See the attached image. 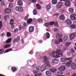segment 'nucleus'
<instances>
[{"mask_svg":"<svg viewBox=\"0 0 76 76\" xmlns=\"http://www.w3.org/2000/svg\"><path fill=\"white\" fill-rule=\"evenodd\" d=\"M56 52L55 51H53L52 52L53 56L55 58H58L60 57V55H61L62 54V52L61 50H56Z\"/></svg>","mask_w":76,"mask_h":76,"instance_id":"f257e3e1","label":"nucleus"},{"mask_svg":"<svg viewBox=\"0 0 76 76\" xmlns=\"http://www.w3.org/2000/svg\"><path fill=\"white\" fill-rule=\"evenodd\" d=\"M43 58L44 60L43 61V62L45 63V64H46V65H47V66H50V64L49 62H48V61L47 57L45 56L43 57Z\"/></svg>","mask_w":76,"mask_h":76,"instance_id":"f03ea898","label":"nucleus"},{"mask_svg":"<svg viewBox=\"0 0 76 76\" xmlns=\"http://www.w3.org/2000/svg\"><path fill=\"white\" fill-rule=\"evenodd\" d=\"M15 9L16 11L18 12H22L23 11V9L21 7H16Z\"/></svg>","mask_w":76,"mask_h":76,"instance_id":"7ed1b4c3","label":"nucleus"},{"mask_svg":"<svg viewBox=\"0 0 76 76\" xmlns=\"http://www.w3.org/2000/svg\"><path fill=\"white\" fill-rule=\"evenodd\" d=\"M55 23V22L54 21L52 22H48L46 23L45 24V26L47 28H48L49 26L50 25H53Z\"/></svg>","mask_w":76,"mask_h":76,"instance_id":"20e7f679","label":"nucleus"},{"mask_svg":"<svg viewBox=\"0 0 76 76\" xmlns=\"http://www.w3.org/2000/svg\"><path fill=\"white\" fill-rule=\"evenodd\" d=\"M58 63V60L56 58H54L52 60V64L53 65H55Z\"/></svg>","mask_w":76,"mask_h":76,"instance_id":"39448f33","label":"nucleus"},{"mask_svg":"<svg viewBox=\"0 0 76 76\" xmlns=\"http://www.w3.org/2000/svg\"><path fill=\"white\" fill-rule=\"evenodd\" d=\"M60 1H66L65 3V5L66 6H69L70 5V2L67 1V0H60Z\"/></svg>","mask_w":76,"mask_h":76,"instance_id":"423d86ee","label":"nucleus"},{"mask_svg":"<svg viewBox=\"0 0 76 76\" xmlns=\"http://www.w3.org/2000/svg\"><path fill=\"white\" fill-rule=\"evenodd\" d=\"M70 18L72 20H75L76 19V15L74 14H71L70 16Z\"/></svg>","mask_w":76,"mask_h":76,"instance_id":"0eeeda50","label":"nucleus"},{"mask_svg":"<svg viewBox=\"0 0 76 76\" xmlns=\"http://www.w3.org/2000/svg\"><path fill=\"white\" fill-rule=\"evenodd\" d=\"M76 36V33H74L71 34L69 35L70 39L71 40L73 39Z\"/></svg>","mask_w":76,"mask_h":76,"instance_id":"6e6552de","label":"nucleus"},{"mask_svg":"<svg viewBox=\"0 0 76 76\" xmlns=\"http://www.w3.org/2000/svg\"><path fill=\"white\" fill-rule=\"evenodd\" d=\"M34 31V27L32 26H31L29 27V31L30 33H32Z\"/></svg>","mask_w":76,"mask_h":76,"instance_id":"1a4fd4ad","label":"nucleus"},{"mask_svg":"<svg viewBox=\"0 0 76 76\" xmlns=\"http://www.w3.org/2000/svg\"><path fill=\"white\" fill-rule=\"evenodd\" d=\"M4 12L5 13H10L11 12V9L9 8L6 9H5Z\"/></svg>","mask_w":76,"mask_h":76,"instance_id":"9d476101","label":"nucleus"},{"mask_svg":"<svg viewBox=\"0 0 76 76\" xmlns=\"http://www.w3.org/2000/svg\"><path fill=\"white\" fill-rule=\"evenodd\" d=\"M59 19L64 21L65 20V17L64 15H61L59 17Z\"/></svg>","mask_w":76,"mask_h":76,"instance_id":"9b49d317","label":"nucleus"},{"mask_svg":"<svg viewBox=\"0 0 76 76\" xmlns=\"http://www.w3.org/2000/svg\"><path fill=\"white\" fill-rule=\"evenodd\" d=\"M59 70L60 71H64L66 69V68L64 66H62L58 68Z\"/></svg>","mask_w":76,"mask_h":76,"instance_id":"f8f14e48","label":"nucleus"},{"mask_svg":"<svg viewBox=\"0 0 76 76\" xmlns=\"http://www.w3.org/2000/svg\"><path fill=\"white\" fill-rule=\"evenodd\" d=\"M71 67L72 69H75L76 68V64L75 63H72L71 64Z\"/></svg>","mask_w":76,"mask_h":76,"instance_id":"ddd939ff","label":"nucleus"},{"mask_svg":"<svg viewBox=\"0 0 76 76\" xmlns=\"http://www.w3.org/2000/svg\"><path fill=\"white\" fill-rule=\"evenodd\" d=\"M65 23L67 25H71L72 24V21L69 19H67L65 21Z\"/></svg>","mask_w":76,"mask_h":76,"instance_id":"4468645a","label":"nucleus"},{"mask_svg":"<svg viewBox=\"0 0 76 76\" xmlns=\"http://www.w3.org/2000/svg\"><path fill=\"white\" fill-rule=\"evenodd\" d=\"M72 60H70L69 61H68L66 62V66H68V67H70V64H71V63H72Z\"/></svg>","mask_w":76,"mask_h":76,"instance_id":"2eb2a0df","label":"nucleus"},{"mask_svg":"<svg viewBox=\"0 0 76 76\" xmlns=\"http://www.w3.org/2000/svg\"><path fill=\"white\" fill-rule=\"evenodd\" d=\"M61 6H62V4L61 2H59L56 5V7L57 9H60L61 7Z\"/></svg>","mask_w":76,"mask_h":76,"instance_id":"dca6fc26","label":"nucleus"},{"mask_svg":"<svg viewBox=\"0 0 76 76\" xmlns=\"http://www.w3.org/2000/svg\"><path fill=\"white\" fill-rule=\"evenodd\" d=\"M46 8L48 11H49L50 10V9L51 8V4H48Z\"/></svg>","mask_w":76,"mask_h":76,"instance_id":"f3484780","label":"nucleus"},{"mask_svg":"<svg viewBox=\"0 0 76 76\" xmlns=\"http://www.w3.org/2000/svg\"><path fill=\"white\" fill-rule=\"evenodd\" d=\"M46 75L47 76H51V74L50 71H47L45 72Z\"/></svg>","mask_w":76,"mask_h":76,"instance_id":"a211bd4d","label":"nucleus"},{"mask_svg":"<svg viewBox=\"0 0 76 76\" xmlns=\"http://www.w3.org/2000/svg\"><path fill=\"white\" fill-rule=\"evenodd\" d=\"M15 23V20L13 19H11L10 22V25H13Z\"/></svg>","mask_w":76,"mask_h":76,"instance_id":"6ab92c4d","label":"nucleus"},{"mask_svg":"<svg viewBox=\"0 0 76 76\" xmlns=\"http://www.w3.org/2000/svg\"><path fill=\"white\" fill-rule=\"evenodd\" d=\"M42 69V68L39 66H37L36 67V70L38 72H39V71H41Z\"/></svg>","mask_w":76,"mask_h":76,"instance_id":"aec40b11","label":"nucleus"},{"mask_svg":"<svg viewBox=\"0 0 76 76\" xmlns=\"http://www.w3.org/2000/svg\"><path fill=\"white\" fill-rule=\"evenodd\" d=\"M50 71L52 73H54V72H56L57 71V69L55 68L50 69Z\"/></svg>","mask_w":76,"mask_h":76,"instance_id":"412c9836","label":"nucleus"},{"mask_svg":"<svg viewBox=\"0 0 76 76\" xmlns=\"http://www.w3.org/2000/svg\"><path fill=\"white\" fill-rule=\"evenodd\" d=\"M12 50H13L12 48H10L5 50L4 52V53H8V52H9V51Z\"/></svg>","mask_w":76,"mask_h":76,"instance_id":"4be33fe9","label":"nucleus"},{"mask_svg":"<svg viewBox=\"0 0 76 76\" xmlns=\"http://www.w3.org/2000/svg\"><path fill=\"white\" fill-rule=\"evenodd\" d=\"M60 59L62 63L66 62V59L64 58L61 57V58H60Z\"/></svg>","mask_w":76,"mask_h":76,"instance_id":"5701e85b","label":"nucleus"},{"mask_svg":"<svg viewBox=\"0 0 76 76\" xmlns=\"http://www.w3.org/2000/svg\"><path fill=\"white\" fill-rule=\"evenodd\" d=\"M62 35L58 33H57L56 35V37L57 38H61L62 37Z\"/></svg>","mask_w":76,"mask_h":76,"instance_id":"b1692460","label":"nucleus"},{"mask_svg":"<svg viewBox=\"0 0 76 76\" xmlns=\"http://www.w3.org/2000/svg\"><path fill=\"white\" fill-rule=\"evenodd\" d=\"M20 36H18L16 38L17 40V43H18L19 41H20Z\"/></svg>","mask_w":76,"mask_h":76,"instance_id":"393cba45","label":"nucleus"},{"mask_svg":"<svg viewBox=\"0 0 76 76\" xmlns=\"http://www.w3.org/2000/svg\"><path fill=\"white\" fill-rule=\"evenodd\" d=\"M32 21V19L29 18L27 20V23H28V24H30V23H31Z\"/></svg>","mask_w":76,"mask_h":76,"instance_id":"a878e982","label":"nucleus"},{"mask_svg":"<svg viewBox=\"0 0 76 76\" xmlns=\"http://www.w3.org/2000/svg\"><path fill=\"white\" fill-rule=\"evenodd\" d=\"M52 3L53 4H56L57 3V0H52Z\"/></svg>","mask_w":76,"mask_h":76,"instance_id":"bb28decb","label":"nucleus"},{"mask_svg":"<svg viewBox=\"0 0 76 76\" xmlns=\"http://www.w3.org/2000/svg\"><path fill=\"white\" fill-rule=\"evenodd\" d=\"M18 4L20 6H22L23 5V2L21 1H18Z\"/></svg>","mask_w":76,"mask_h":76,"instance_id":"cd10ccee","label":"nucleus"},{"mask_svg":"<svg viewBox=\"0 0 76 76\" xmlns=\"http://www.w3.org/2000/svg\"><path fill=\"white\" fill-rule=\"evenodd\" d=\"M69 10L70 13H73V12H74V10L72 8H69Z\"/></svg>","mask_w":76,"mask_h":76,"instance_id":"c85d7f7f","label":"nucleus"},{"mask_svg":"<svg viewBox=\"0 0 76 76\" xmlns=\"http://www.w3.org/2000/svg\"><path fill=\"white\" fill-rule=\"evenodd\" d=\"M46 38H47V39L50 38V34H49V33H48V32L46 33Z\"/></svg>","mask_w":76,"mask_h":76,"instance_id":"c756f323","label":"nucleus"},{"mask_svg":"<svg viewBox=\"0 0 76 76\" xmlns=\"http://www.w3.org/2000/svg\"><path fill=\"white\" fill-rule=\"evenodd\" d=\"M37 22H39V23H41V22H43V20L42 19V18H39L37 19Z\"/></svg>","mask_w":76,"mask_h":76,"instance_id":"7c9ffc66","label":"nucleus"},{"mask_svg":"<svg viewBox=\"0 0 76 76\" xmlns=\"http://www.w3.org/2000/svg\"><path fill=\"white\" fill-rule=\"evenodd\" d=\"M33 73L34 74V76H35V75L37 76L38 75V72L36 70H34L33 71Z\"/></svg>","mask_w":76,"mask_h":76,"instance_id":"2f4dec72","label":"nucleus"},{"mask_svg":"<svg viewBox=\"0 0 76 76\" xmlns=\"http://www.w3.org/2000/svg\"><path fill=\"white\" fill-rule=\"evenodd\" d=\"M42 67H43V68H44L45 69H47V68H48V66H47L45 64H43L42 65Z\"/></svg>","mask_w":76,"mask_h":76,"instance_id":"473e14b6","label":"nucleus"},{"mask_svg":"<svg viewBox=\"0 0 76 76\" xmlns=\"http://www.w3.org/2000/svg\"><path fill=\"white\" fill-rule=\"evenodd\" d=\"M10 47V44H7L4 46V48L5 49H6L7 48H9Z\"/></svg>","mask_w":76,"mask_h":76,"instance_id":"72a5a7b5","label":"nucleus"},{"mask_svg":"<svg viewBox=\"0 0 76 76\" xmlns=\"http://www.w3.org/2000/svg\"><path fill=\"white\" fill-rule=\"evenodd\" d=\"M70 27L71 28H72V29H75L76 28V27L75 26V24L70 25Z\"/></svg>","mask_w":76,"mask_h":76,"instance_id":"f704fd0d","label":"nucleus"},{"mask_svg":"<svg viewBox=\"0 0 76 76\" xmlns=\"http://www.w3.org/2000/svg\"><path fill=\"white\" fill-rule=\"evenodd\" d=\"M12 70L13 72H16L17 70V68L15 67H12Z\"/></svg>","mask_w":76,"mask_h":76,"instance_id":"c9c22d12","label":"nucleus"},{"mask_svg":"<svg viewBox=\"0 0 76 76\" xmlns=\"http://www.w3.org/2000/svg\"><path fill=\"white\" fill-rule=\"evenodd\" d=\"M7 36L8 37H11V33L9 32H7Z\"/></svg>","mask_w":76,"mask_h":76,"instance_id":"e433bc0d","label":"nucleus"},{"mask_svg":"<svg viewBox=\"0 0 76 76\" xmlns=\"http://www.w3.org/2000/svg\"><path fill=\"white\" fill-rule=\"evenodd\" d=\"M36 6L37 8V9H41V6L39 4H37Z\"/></svg>","mask_w":76,"mask_h":76,"instance_id":"4c0bfd02","label":"nucleus"},{"mask_svg":"<svg viewBox=\"0 0 76 76\" xmlns=\"http://www.w3.org/2000/svg\"><path fill=\"white\" fill-rule=\"evenodd\" d=\"M37 14V12L36 9H34L33 10V14L34 15H36Z\"/></svg>","mask_w":76,"mask_h":76,"instance_id":"58836bf2","label":"nucleus"},{"mask_svg":"<svg viewBox=\"0 0 76 76\" xmlns=\"http://www.w3.org/2000/svg\"><path fill=\"white\" fill-rule=\"evenodd\" d=\"M26 27V23H24L23 24V26H22V28L25 29Z\"/></svg>","mask_w":76,"mask_h":76,"instance_id":"ea45409f","label":"nucleus"},{"mask_svg":"<svg viewBox=\"0 0 76 76\" xmlns=\"http://www.w3.org/2000/svg\"><path fill=\"white\" fill-rule=\"evenodd\" d=\"M11 40H12L11 38H10L8 39L6 41V43H9V42H10L11 41Z\"/></svg>","mask_w":76,"mask_h":76,"instance_id":"a19ab883","label":"nucleus"},{"mask_svg":"<svg viewBox=\"0 0 76 76\" xmlns=\"http://www.w3.org/2000/svg\"><path fill=\"white\" fill-rule=\"evenodd\" d=\"M57 73L58 75H62L63 74V73L61 72H58Z\"/></svg>","mask_w":76,"mask_h":76,"instance_id":"79ce46f5","label":"nucleus"},{"mask_svg":"<svg viewBox=\"0 0 76 76\" xmlns=\"http://www.w3.org/2000/svg\"><path fill=\"white\" fill-rule=\"evenodd\" d=\"M67 39H68V38H67V36H64V37L63 38V39L64 41H66V40H67Z\"/></svg>","mask_w":76,"mask_h":76,"instance_id":"37998d69","label":"nucleus"},{"mask_svg":"<svg viewBox=\"0 0 76 76\" xmlns=\"http://www.w3.org/2000/svg\"><path fill=\"white\" fill-rule=\"evenodd\" d=\"M70 51L71 53H75V50H74V49L73 48H71L70 49Z\"/></svg>","mask_w":76,"mask_h":76,"instance_id":"c03bdc74","label":"nucleus"},{"mask_svg":"<svg viewBox=\"0 0 76 76\" xmlns=\"http://www.w3.org/2000/svg\"><path fill=\"white\" fill-rule=\"evenodd\" d=\"M16 42H17V40L16 39V38H15L13 40V44H15Z\"/></svg>","mask_w":76,"mask_h":76,"instance_id":"a18cd8bd","label":"nucleus"},{"mask_svg":"<svg viewBox=\"0 0 76 76\" xmlns=\"http://www.w3.org/2000/svg\"><path fill=\"white\" fill-rule=\"evenodd\" d=\"M13 6V4H12V3H10L9 4V7H10V8L12 7Z\"/></svg>","mask_w":76,"mask_h":76,"instance_id":"49530a36","label":"nucleus"},{"mask_svg":"<svg viewBox=\"0 0 76 76\" xmlns=\"http://www.w3.org/2000/svg\"><path fill=\"white\" fill-rule=\"evenodd\" d=\"M22 29H24V28H22V26L21 27V25H20L19 27V31H21L22 30Z\"/></svg>","mask_w":76,"mask_h":76,"instance_id":"de8ad7c7","label":"nucleus"},{"mask_svg":"<svg viewBox=\"0 0 76 76\" xmlns=\"http://www.w3.org/2000/svg\"><path fill=\"white\" fill-rule=\"evenodd\" d=\"M70 45V42H67L65 44L66 46H69Z\"/></svg>","mask_w":76,"mask_h":76,"instance_id":"09e8293b","label":"nucleus"},{"mask_svg":"<svg viewBox=\"0 0 76 76\" xmlns=\"http://www.w3.org/2000/svg\"><path fill=\"white\" fill-rule=\"evenodd\" d=\"M11 29H14V28H15V26L13 24H12V25H11Z\"/></svg>","mask_w":76,"mask_h":76,"instance_id":"8fccbe9b","label":"nucleus"},{"mask_svg":"<svg viewBox=\"0 0 76 76\" xmlns=\"http://www.w3.org/2000/svg\"><path fill=\"white\" fill-rule=\"evenodd\" d=\"M4 50L3 49H0V54H1L2 53H3Z\"/></svg>","mask_w":76,"mask_h":76,"instance_id":"3c124183","label":"nucleus"},{"mask_svg":"<svg viewBox=\"0 0 76 76\" xmlns=\"http://www.w3.org/2000/svg\"><path fill=\"white\" fill-rule=\"evenodd\" d=\"M14 31V32H18V31H19V29L18 28H15Z\"/></svg>","mask_w":76,"mask_h":76,"instance_id":"603ef678","label":"nucleus"},{"mask_svg":"<svg viewBox=\"0 0 76 76\" xmlns=\"http://www.w3.org/2000/svg\"><path fill=\"white\" fill-rule=\"evenodd\" d=\"M71 59H72V58H65L66 61V60L68 61L69 60H71Z\"/></svg>","mask_w":76,"mask_h":76,"instance_id":"864d4df0","label":"nucleus"},{"mask_svg":"<svg viewBox=\"0 0 76 76\" xmlns=\"http://www.w3.org/2000/svg\"><path fill=\"white\" fill-rule=\"evenodd\" d=\"M54 42L55 44H59L60 42H58L56 40L54 41Z\"/></svg>","mask_w":76,"mask_h":76,"instance_id":"5fc2aeb1","label":"nucleus"},{"mask_svg":"<svg viewBox=\"0 0 76 76\" xmlns=\"http://www.w3.org/2000/svg\"><path fill=\"white\" fill-rule=\"evenodd\" d=\"M28 16V15H27L25 17V18H24L25 20H27Z\"/></svg>","mask_w":76,"mask_h":76,"instance_id":"6e6d98bb","label":"nucleus"},{"mask_svg":"<svg viewBox=\"0 0 76 76\" xmlns=\"http://www.w3.org/2000/svg\"><path fill=\"white\" fill-rule=\"evenodd\" d=\"M1 5L3 6H4L5 5V3H4V1L2 2L1 3Z\"/></svg>","mask_w":76,"mask_h":76,"instance_id":"4d7b16f0","label":"nucleus"},{"mask_svg":"<svg viewBox=\"0 0 76 76\" xmlns=\"http://www.w3.org/2000/svg\"><path fill=\"white\" fill-rule=\"evenodd\" d=\"M35 76H42V74L41 73L39 74L38 73V74L37 75H35Z\"/></svg>","mask_w":76,"mask_h":76,"instance_id":"13d9d810","label":"nucleus"},{"mask_svg":"<svg viewBox=\"0 0 76 76\" xmlns=\"http://www.w3.org/2000/svg\"><path fill=\"white\" fill-rule=\"evenodd\" d=\"M58 41L59 42H62L63 41V39L61 38H59L58 39Z\"/></svg>","mask_w":76,"mask_h":76,"instance_id":"bf43d9fd","label":"nucleus"},{"mask_svg":"<svg viewBox=\"0 0 76 76\" xmlns=\"http://www.w3.org/2000/svg\"><path fill=\"white\" fill-rule=\"evenodd\" d=\"M2 27V22L1 21L0 22V29Z\"/></svg>","mask_w":76,"mask_h":76,"instance_id":"052dcab7","label":"nucleus"},{"mask_svg":"<svg viewBox=\"0 0 76 76\" xmlns=\"http://www.w3.org/2000/svg\"><path fill=\"white\" fill-rule=\"evenodd\" d=\"M4 20L5 21H6V20H7V17H6V16L4 17Z\"/></svg>","mask_w":76,"mask_h":76,"instance_id":"680f3d73","label":"nucleus"},{"mask_svg":"<svg viewBox=\"0 0 76 76\" xmlns=\"http://www.w3.org/2000/svg\"><path fill=\"white\" fill-rule=\"evenodd\" d=\"M67 55L68 56H70L71 55V53H70V52H68L67 53Z\"/></svg>","mask_w":76,"mask_h":76,"instance_id":"e2e57ef3","label":"nucleus"},{"mask_svg":"<svg viewBox=\"0 0 76 76\" xmlns=\"http://www.w3.org/2000/svg\"><path fill=\"white\" fill-rule=\"evenodd\" d=\"M31 1L33 3H35L36 1V0H31Z\"/></svg>","mask_w":76,"mask_h":76,"instance_id":"0e129e2a","label":"nucleus"},{"mask_svg":"<svg viewBox=\"0 0 76 76\" xmlns=\"http://www.w3.org/2000/svg\"><path fill=\"white\" fill-rule=\"evenodd\" d=\"M58 30V28H55L54 30V32H57V31Z\"/></svg>","mask_w":76,"mask_h":76,"instance_id":"69168bd1","label":"nucleus"},{"mask_svg":"<svg viewBox=\"0 0 76 76\" xmlns=\"http://www.w3.org/2000/svg\"><path fill=\"white\" fill-rule=\"evenodd\" d=\"M42 40H40L38 42L39 43V44H41V43H42Z\"/></svg>","mask_w":76,"mask_h":76,"instance_id":"338daca9","label":"nucleus"},{"mask_svg":"<svg viewBox=\"0 0 76 76\" xmlns=\"http://www.w3.org/2000/svg\"><path fill=\"white\" fill-rule=\"evenodd\" d=\"M48 18H45V20L46 22H47V21H48Z\"/></svg>","mask_w":76,"mask_h":76,"instance_id":"774afa93","label":"nucleus"}]
</instances>
